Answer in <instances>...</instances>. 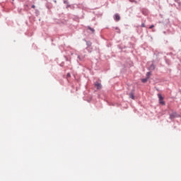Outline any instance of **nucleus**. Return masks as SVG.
I'll return each instance as SVG.
<instances>
[{"label": "nucleus", "mask_w": 181, "mask_h": 181, "mask_svg": "<svg viewBox=\"0 0 181 181\" xmlns=\"http://www.w3.org/2000/svg\"><path fill=\"white\" fill-rule=\"evenodd\" d=\"M32 8H33V9H35V8H36V6L35 5H33Z\"/></svg>", "instance_id": "11"}, {"label": "nucleus", "mask_w": 181, "mask_h": 181, "mask_svg": "<svg viewBox=\"0 0 181 181\" xmlns=\"http://www.w3.org/2000/svg\"><path fill=\"white\" fill-rule=\"evenodd\" d=\"M158 97L159 98V103L162 105H165V101H163V98L162 97V95L160 93L158 94Z\"/></svg>", "instance_id": "1"}, {"label": "nucleus", "mask_w": 181, "mask_h": 181, "mask_svg": "<svg viewBox=\"0 0 181 181\" xmlns=\"http://www.w3.org/2000/svg\"><path fill=\"white\" fill-rule=\"evenodd\" d=\"M129 97L132 98V100H135V96L134 95V93H130Z\"/></svg>", "instance_id": "7"}, {"label": "nucleus", "mask_w": 181, "mask_h": 181, "mask_svg": "<svg viewBox=\"0 0 181 181\" xmlns=\"http://www.w3.org/2000/svg\"><path fill=\"white\" fill-rule=\"evenodd\" d=\"M141 28H145V23L141 24Z\"/></svg>", "instance_id": "10"}, {"label": "nucleus", "mask_w": 181, "mask_h": 181, "mask_svg": "<svg viewBox=\"0 0 181 181\" xmlns=\"http://www.w3.org/2000/svg\"><path fill=\"white\" fill-rule=\"evenodd\" d=\"M68 76H70V74H68Z\"/></svg>", "instance_id": "14"}, {"label": "nucleus", "mask_w": 181, "mask_h": 181, "mask_svg": "<svg viewBox=\"0 0 181 181\" xmlns=\"http://www.w3.org/2000/svg\"><path fill=\"white\" fill-rule=\"evenodd\" d=\"M148 80H149V77H146V78H143L141 79L142 83H146V81H148Z\"/></svg>", "instance_id": "5"}, {"label": "nucleus", "mask_w": 181, "mask_h": 181, "mask_svg": "<svg viewBox=\"0 0 181 181\" xmlns=\"http://www.w3.org/2000/svg\"><path fill=\"white\" fill-rule=\"evenodd\" d=\"M78 59H81H81L80 58V56H78Z\"/></svg>", "instance_id": "12"}, {"label": "nucleus", "mask_w": 181, "mask_h": 181, "mask_svg": "<svg viewBox=\"0 0 181 181\" xmlns=\"http://www.w3.org/2000/svg\"><path fill=\"white\" fill-rule=\"evenodd\" d=\"M149 76H151V72L147 73V77H148V78H149Z\"/></svg>", "instance_id": "9"}, {"label": "nucleus", "mask_w": 181, "mask_h": 181, "mask_svg": "<svg viewBox=\"0 0 181 181\" xmlns=\"http://www.w3.org/2000/svg\"><path fill=\"white\" fill-rule=\"evenodd\" d=\"M155 28V25H151L149 27V29H152V28Z\"/></svg>", "instance_id": "8"}, {"label": "nucleus", "mask_w": 181, "mask_h": 181, "mask_svg": "<svg viewBox=\"0 0 181 181\" xmlns=\"http://www.w3.org/2000/svg\"><path fill=\"white\" fill-rule=\"evenodd\" d=\"M95 87H96L97 90H101V88H102L101 83H100L98 82H95Z\"/></svg>", "instance_id": "2"}, {"label": "nucleus", "mask_w": 181, "mask_h": 181, "mask_svg": "<svg viewBox=\"0 0 181 181\" xmlns=\"http://www.w3.org/2000/svg\"><path fill=\"white\" fill-rule=\"evenodd\" d=\"M88 29L89 30H90L92 32V33H94V32H95V30H94V28H93L90 27V26L88 27Z\"/></svg>", "instance_id": "6"}, {"label": "nucleus", "mask_w": 181, "mask_h": 181, "mask_svg": "<svg viewBox=\"0 0 181 181\" xmlns=\"http://www.w3.org/2000/svg\"><path fill=\"white\" fill-rule=\"evenodd\" d=\"M176 117H177V113H176V112H173L170 115V119H173V118H176Z\"/></svg>", "instance_id": "3"}, {"label": "nucleus", "mask_w": 181, "mask_h": 181, "mask_svg": "<svg viewBox=\"0 0 181 181\" xmlns=\"http://www.w3.org/2000/svg\"><path fill=\"white\" fill-rule=\"evenodd\" d=\"M120 19H121V17L119 16V15L115 14V21H119Z\"/></svg>", "instance_id": "4"}, {"label": "nucleus", "mask_w": 181, "mask_h": 181, "mask_svg": "<svg viewBox=\"0 0 181 181\" xmlns=\"http://www.w3.org/2000/svg\"><path fill=\"white\" fill-rule=\"evenodd\" d=\"M151 67H153L154 69L153 65H152Z\"/></svg>", "instance_id": "13"}]
</instances>
